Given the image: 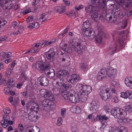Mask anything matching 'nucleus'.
Instances as JSON below:
<instances>
[{"label":"nucleus","mask_w":132,"mask_h":132,"mask_svg":"<svg viewBox=\"0 0 132 132\" xmlns=\"http://www.w3.org/2000/svg\"><path fill=\"white\" fill-rule=\"evenodd\" d=\"M80 76L77 74L72 75L71 76H68L67 79V82H65V80L63 81V83L61 84V86H63L65 89H69L72 87V85L70 83H71L73 85L76 84L78 81L81 80Z\"/></svg>","instance_id":"f257e3e1"},{"label":"nucleus","mask_w":132,"mask_h":132,"mask_svg":"<svg viewBox=\"0 0 132 132\" xmlns=\"http://www.w3.org/2000/svg\"><path fill=\"white\" fill-rule=\"evenodd\" d=\"M123 44V41L121 38L117 39L116 44L114 45H111L109 47V51L110 54L112 55L122 49Z\"/></svg>","instance_id":"f03ea898"},{"label":"nucleus","mask_w":132,"mask_h":132,"mask_svg":"<svg viewBox=\"0 0 132 132\" xmlns=\"http://www.w3.org/2000/svg\"><path fill=\"white\" fill-rule=\"evenodd\" d=\"M111 114L117 119H121L126 116L127 114L126 111L125 110L119 108H115L111 111Z\"/></svg>","instance_id":"7ed1b4c3"},{"label":"nucleus","mask_w":132,"mask_h":132,"mask_svg":"<svg viewBox=\"0 0 132 132\" xmlns=\"http://www.w3.org/2000/svg\"><path fill=\"white\" fill-rule=\"evenodd\" d=\"M16 5L13 4L11 1L2 0L0 1V6L4 10H10L14 9Z\"/></svg>","instance_id":"20e7f679"},{"label":"nucleus","mask_w":132,"mask_h":132,"mask_svg":"<svg viewBox=\"0 0 132 132\" xmlns=\"http://www.w3.org/2000/svg\"><path fill=\"white\" fill-rule=\"evenodd\" d=\"M104 13L106 14L105 18L107 21L109 23L115 22L117 20V17L116 16L112 10L107 9L104 11Z\"/></svg>","instance_id":"39448f33"},{"label":"nucleus","mask_w":132,"mask_h":132,"mask_svg":"<svg viewBox=\"0 0 132 132\" xmlns=\"http://www.w3.org/2000/svg\"><path fill=\"white\" fill-rule=\"evenodd\" d=\"M110 89V88L106 89L104 87L101 88L100 94L102 100L106 101L111 97L110 93H109Z\"/></svg>","instance_id":"423d86ee"},{"label":"nucleus","mask_w":132,"mask_h":132,"mask_svg":"<svg viewBox=\"0 0 132 132\" xmlns=\"http://www.w3.org/2000/svg\"><path fill=\"white\" fill-rule=\"evenodd\" d=\"M37 64L39 69L42 71L48 70L50 68V64L49 62L43 61H38Z\"/></svg>","instance_id":"0eeeda50"},{"label":"nucleus","mask_w":132,"mask_h":132,"mask_svg":"<svg viewBox=\"0 0 132 132\" xmlns=\"http://www.w3.org/2000/svg\"><path fill=\"white\" fill-rule=\"evenodd\" d=\"M106 74L109 78L111 80H114L116 78L117 76V70L110 67L108 69Z\"/></svg>","instance_id":"6e6552de"},{"label":"nucleus","mask_w":132,"mask_h":132,"mask_svg":"<svg viewBox=\"0 0 132 132\" xmlns=\"http://www.w3.org/2000/svg\"><path fill=\"white\" fill-rule=\"evenodd\" d=\"M69 74L68 71L66 70H61L58 71L57 73V76L60 80V82L63 83V81L65 80V77Z\"/></svg>","instance_id":"1a4fd4ad"},{"label":"nucleus","mask_w":132,"mask_h":132,"mask_svg":"<svg viewBox=\"0 0 132 132\" xmlns=\"http://www.w3.org/2000/svg\"><path fill=\"white\" fill-rule=\"evenodd\" d=\"M91 27V22L90 20H87L83 23L82 25V34L84 33L85 31L88 30H90V29H92Z\"/></svg>","instance_id":"9d476101"},{"label":"nucleus","mask_w":132,"mask_h":132,"mask_svg":"<svg viewBox=\"0 0 132 132\" xmlns=\"http://www.w3.org/2000/svg\"><path fill=\"white\" fill-rule=\"evenodd\" d=\"M37 81L38 84L43 86H46L49 84V80L45 77H40L38 78Z\"/></svg>","instance_id":"9b49d317"},{"label":"nucleus","mask_w":132,"mask_h":132,"mask_svg":"<svg viewBox=\"0 0 132 132\" xmlns=\"http://www.w3.org/2000/svg\"><path fill=\"white\" fill-rule=\"evenodd\" d=\"M52 101L48 99L44 100L42 103V105L44 107L43 109L47 111L50 109L52 104Z\"/></svg>","instance_id":"f8f14e48"},{"label":"nucleus","mask_w":132,"mask_h":132,"mask_svg":"<svg viewBox=\"0 0 132 132\" xmlns=\"http://www.w3.org/2000/svg\"><path fill=\"white\" fill-rule=\"evenodd\" d=\"M82 40L79 39H73L71 40L70 43V45L72 46L75 49L79 46L82 45Z\"/></svg>","instance_id":"ddd939ff"},{"label":"nucleus","mask_w":132,"mask_h":132,"mask_svg":"<svg viewBox=\"0 0 132 132\" xmlns=\"http://www.w3.org/2000/svg\"><path fill=\"white\" fill-rule=\"evenodd\" d=\"M113 13V14H114L116 16H117V18H122L124 16V13L122 11L120 10L119 8H116L112 10Z\"/></svg>","instance_id":"4468645a"},{"label":"nucleus","mask_w":132,"mask_h":132,"mask_svg":"<svg viewBox=\"0 0 132 132\" xmlns=\"http://www.w3.org/2000/svg\"><path fill=\"white\" fill-rule=\"evenodd\" d=\"M82 34L86 36L88 39L90 40L93 39L95 36V32L93 30V29L86 31Z\"/></svg>","instance_id":"2eb2a0df"},{"label":"nucleus","mask_w":132,"mask_h":132,"mask_svg":"<svg viewBox=\"0 0 132 132\" xmlns=\"http://www.w3.org/2000/svg\"><path fill=\"white\" fill-rule=\"evenodd\" d=\"M46 57L49 61L51 62L54 60V57L55 53L53 48H51L46 53Z\"/></svg>","instance_id":"dca6fc26"},{"label":"nucleus","mask_w":132,"mask_h":132,"mask_svg":"<svg viewBox=\"0 0 132 132\" xmlns=\"http://www.w3.org/2000/svg\"><path fill=\"white\" fill-rule=\"evenodd\" d=\"M85 11L86 12L90 14L96 13L97 12L96 8L91 5L87 6L85 7Z\"/></svg>","instance_id":"f3484780"},{"label":"nucleus","mask_w":132,"mask_h":132,"mask_svg":"<svg viewBox=\"0 0 132 132\" xmlns=\"http://www.w3.org/2000/svg\"><path fill=\"white\" fill-rule=\"evenodd\" d=\"M4 120H2L1 121V123L2 125L4 128H5L8 126L7 121L10 119L9 116L7 114L4 115L3 116Z\"/></svg>","instance_id":"a211bd4d"},{"label":"nucleus","mask_w":132,"mask_h":132,"mask_svg":"<svg viewBox=\"0 0 132 132\" xmlns=\"http://www.w3.org/2000/svg\"><path fill=\"white\" fill-rule=\"evenodd\" d=\"M121 97L124 98L130 99L132 98V92L130 91L127 90L125 92H121Z\"/></svg>","instance_id":"6ab92c4d"},{"label":"nucleus","mask_w":132,"mask_h":132,"mask_svg":"<svg viewBox=\"0 0 132 132\" xmlns=\"http://www.w3.org/2000/svg\"><path fill=\"white\" fill-rule=\"evenodd\" d=\"M78 97V94L75 93L72 96H69L68 99H69L71 102L76 103L79 102V100Z\"/></svg>","instance_id":"aec40b11"},{"label":"nucleus","mask_w":132,"mask_h":132,"mask_svg":"<svg viewBox=\"0 0 132 132\" xmlns=\"http://www.w3.org/2000/svg\"><path fill=\"white\" fill-rule=\"evenodd\" d=\"M98 102L96 101H93L90 103V110L95 111L97 110L99 107Z\"/></svg>","instance_id":"412c9836"},{"label":"nucleus","mask_w":132,"mask_h":132,"mask_svg":"<svg viewBox=\"0 0 132 132\" xmlns=\"http://www.w3.org/2000/svg\"><path fill=\"white\" fill-rule=\"evenodd\" d=\"M96 3V4L98 3V4L100 6L101 9H103V11L104 12V11L106 10L107 9H106V0H99Z\"/></svg>","instance_id":"4be33fe9"},{"label":"nucleus","mask_w":132,"mask_h":132,"mask_svg":"<svg viewBox=\"0 0 132 132\" xmlns=\"http://www.w3.org/2000/svg\"><path fill=\"white\" fill-rule=\"evenodd\" d=\"M88 95L86 94L84 92H82L80 95L78 94V98H79V102H85L86 101Z\"/></svg>","instance_id":"5701e85b"},{"label":"nucleus","mask_w":132,"mask_h":132,"mask_svg":"<svg viewBox=\"0 0 132 132\" xmlns=\"http://www.w3.org/2000/svg\"><path fill=\"white\" fill-rule=\"evenodd\" d=\"M99 32L95 38V40L96 42L98 43H101L102 41V36L103 32L100 30Z\"/></svg>","instance_id":"b1692460"},{"label":"nucleus","mask_w":132,"mask_h":132,"mask_svg":"<svg viewBox=\"0 0 132 132\" xmlns=\"http://www.w3.org/2000/svg\"><path fill=\"white\" fill-rule=\"evenodd\" d=\"M125 83L126 85L129 87L130 88H132V78L128 77L126 78L125 81Z\"/></svg>","instance_id":"393cba45"},{"label":"nucleus","mask_w":132,"mask_h":132,"mask_svg":"<svg viewBox=\"0 0 132 132\" xmlns=\"http://www.w3.org/2000/svg\"><path fill=\"white\" fill-rule=\"evenodd\" d=\"M44 97L46 99L50 100L51 101H53L54 99V97L51 92L47 90Z\"/></svg>","instance_id":"a878e982"},{"label":"nucleus","mask_w":132,"mask_h":132,"mask_svg":"<svg viewBox=\"0 0 132 132\" xmlns=\"http://www.w3.org/2000/svg\"><path fill=\"white\" fill-rule=\"evenodd\" d=\"M83 91L82 92L88 95L91 92L92 89L91 86H90L84 85L83 87Z\"/></svg>","instance_id":"bb28decb"},{"label":"nucleus","mask_w":132,"mask_h":132,"mask_svg":"<svg viewBox=\"0 0 132 132\" xmlns=\"http://www.w3.org/2000/svg\"><path fill=\"white\" fill-rule=\"evenodd\" d=\"M66 94H65L63 96L64 98L66 100H68L69 96H72L74 95L76 93H75V91L73 89L70 90L68 92V94L66 93Z\"/></svg>","instance_id":"cd10ccee"},{"label":"nucleus","mask_w":132,"mask_h":132,"mask_svg":"<svg viewBox=\"0 0 132 132\" xmlns=\"http://www.w3.org/2000/svg\"><path fill=\"white\" fill-rule=\"evenodd\" d=\"M33 113L34 112L32 111L30 112L29 113H27L29 119L32 121H35L36 119V116L33 114Z\"/></svg>","instance_id":"c85d7f7f"},{"label":"nucleus","mask_w":132,"mask_h":132,"mask_svg":"<svg viewBox=\"0 0 132 132\" xmlns=\"http://www.w3.org/2000/svg\"><path fill=\"white\" fill-rule=\"evenodd\" d=\"M91 17L95 21H97L102 17V15L100 14L93 13L92 14Z\"/></svg>","instance_id":"c756f323"},{"label":"nucleus","mask_w":132,"mask_h":132,"mask_svg":"<svg viewBox=\"0 0 132 132\" xmlns=\"http://www.w3.org/2000/svg\"><path fill=\"white\" fill-rule=\"evenodd\" d=\"M12 53L10 52L8 53L5 52H2L0 54L1 56H3L4 58H9L11 56Z\"/></svg>","instance_id":"7c9ffc66"},{"label":"nucleus","mask_w":132,"mask_h":132,"mask_svg":"<svg viewBox=\"0 0 132 132\" xmlns=\"http://www.w3.org/2000/svg\"><path fill=\"white\" fill-rule=\"evenodd\" d=\"M81 45L74 49L75 51L79 54H81L83 53V46Z\"/></svg>","instance_id":"2f4dec72"},{"label":"nucleus","mask_w":132,"mask_h":132,"mask_svg":"<svg viewBox=\"0 0 132 132\" xmlns=\"http://www.w3.org/2000/svg\"><path fill=\"white\" fill-rule=\"evenodd\" d=\"M112 82L111 83V85L116 88L120 87V84L118 83L117 80L115 79L112 80Z\"/></svg>","instance_id":"473e14b6"},{"label":"nucleus","mask_w":132,"mask_h":132,"mask_svg":"<svg viewBox=\"0 0 132 132\" xmlns=\"http://www.w3.org/2000/svg\"><path fill=\"white\" fill-rule=\"evenodd\" d=\"M47 74L48 77L50 79L52 78L55 76V71L54 69H52L51 71L47 72Z\"/></svg>","instance_id":"72a5a7b5"},{"label":"nucleus","mask_w":132,"mask_h":132,"mask_svg":"<svg viewBox=\"0 0 132 132\" xmlns=\"http://www.w3.org/2000/svg\"><path fill=\"white\" fill-rule=\"evenodd\" d=\"M14 81L12 78L9 79L7 81V85L9 87L12 88L14 87V85L13 84Z\"/></svg>","instance_id":"f704fd0d"},{"label":"nucleus","mask_w":132,"mask_h":132,"mask_svg":"<svg viewBox=\"0 0 132 132\" xmlns=\"http://www.w3.org/2000/svg\"><path fill=\"white\" fill-rule=\"evenodd\" d=\"M52 83L54 86L56 87V89L57 90L59 89V87L60 86H61V84L60 82V80L56 81H55V80L53 81L52 82Z\"/></svg>","instance_id":"c9c22d12"},{"label":"nucleus","mask_w":132,"mask_h":132,"mask_svg":"<svg viewBox=\"0 0 132 132\" xmlns=\"http://www.w3.org/2000/svg\"><path fill=\"white\" fill-rule=\"evenodd\" d=\"M84 85L81 84H78L76 87V88L77 91L80 92L82 90V92L83 91V87Z\"/></svg>","instance_id":"e433bc0d"},{"label":"nucleus","mask_w":132,"mask_h":132,"mask_svg":"<svg viewBox=\"0 0 132 132\" xmlns=\"http://www.w3.org/2000/svg\"><path fill=\"white\" fill-rule=\"evenodd\" d=\"M115 132H127V130L124 126H122L115 130Z\"/></svg>","instance_id":"4c0bfd02"},{"label":"nucleus","mask_w":132,"mask_h":132,"mask_svg":"<svg viewBox=\"0 0 132 132\" xmlns=\"http://www.w3.org/2000/svg\"><path fill=\"white\" fill-rule=\"evenodd\" d=\"M20 78L21 80L24 79V80L28 81L29 80L28 78L27 75L23 72H22L21 73V76L20 77Z\"/></svg>","instance_id":"58836bf2"},{"label":"nucleus","mask_w":132,"mask_h":132,"mask_svg":"<svg viewBox=\"0 0 132 132\" xmlns=\"http://www.w3.org/2000/svg\"><path fill=\"white\" fill-rule=\"evenodd\" d=\"M80 65L81 69L83 71H86L88 69L87 65L86 63H81Z\"/></svg>","instance_id":"ea45409f"},{"label":"nucleus","mask_w":132,"mask_h":132,"mask_svg":"<svg viewBox=\"0 0 132 132\" xmlns=\"http://www.w3.org/2000/svg\"><path fill=\"white\" fill-rule=\"evenodd\" d=\"M106 75L101 74L100 72H98L97 74V78L99 80H103V79L105 78Z\"/></svg>","instance_id":"a19ab883"},{"label":"nucleus","mask_w":132,"mask_h":132,"mask_svg":"<svg viewBox=\"0 0 132 132\" xmlns=\"http://www.w3.org/2000/svg\"><path fill=\"white\" fill-rule=\"evenodd\" d=\"M98 118L99 119V120L101 122H103V120H106L108 119V118L105 115L99 116V117H98Z\"/></svg>","instance_id":"79ce46f5"},{"label":"nucleus","mask_w":132,"mask_h":132,"mask_svg":"<svg viewBox=\"0 0 132 132\" xmlns=\"http://www.w3.org/2000/svg\"><path fill=\"white\" fill-rule=\"evenodd\" d=\"M76 126V125L74 123H73L71 125V130L72 132H79Z\"/></svg>","instance_id":"37998d69"},{"label":"nucleus","mask_w":132,"mask_h":132,"mask_svg":"<svg viewBox=\"0 0 132 132\" xmlns=\"http://www.w3.org/2000/svg\"><path fill=\"white\" fill-rule=\"evenodd\" d=\"M125 6L127 8H131L132 6V1L130 0L127 1L125 4Z\"/></svg>","instance_id":"c03bdc74"},{"label":"nucleus","mask_w":132,"mask_h":132,"mask_svg":"<svg viewBox=\"0 0 132 132\" xmlns=\"http://www.w3.org/2000/svg\"><path fill=\"white\" fill-rule=\"evenodd\" d=\"M47 90L45 89H41L39 91L40 94L42 96L44 97L47 92Z\"/></svg>","instance_id":"a18cd8bd"},{"label":"nucleus","mask_w":132,"mask_h":132,"mask_svg":"<svg viewBox=\"0 0 132 132\" xmlns=\"http://www.w3.org/2000/svg\"><path fill=\"white\" fill-rule=\"evenodd\" d=\"M126 109L129 112H132V103L127 106L126 108Z\"/></svg>","instance_id":"49530a36"},{"label":"nucleus","mask_w":132,"mask_h":132,"mask_svg":"<svg viewBox=\"0 0 132 132\" xmlns=\"http://www.w3.org/2000/svg\"><path fill=\"white\" fill-rule=\"evenodd\" d=\"M66 109L65 108H62L61 110V115L63 117H64L65 116Z\"/></svg>","instance_id":"de8ad7c7"},{"label":"nucleus","mask_w":132,"mask_h":132,"mask_svg":"<svg viewBox=\"0 0 132 132\" xmlns=\"http://www.w3.org/2000/svg\"><path fill=\"white\" fill-rule=\"evenodd\" d=\"M39 45H41V46L43 47L47 45V42H46L44 40H42L40 41L39 42Z\"/></svg>","instance_id":"09e8293b"},{"label":"nucleus","mask_w":132,"mask_h":132,"mask_svg":"<svg viewBox=\"0 0 132 132\" xmlns=\"http://www.w3.org/2000/svg\"><path fill=\"white\" fill-rule=\"evenodd\" d=\"M7 39V37L6 36H0V43H1L3 41H6Z\"/></svg>","instance_id":"8fccbe9b"},{"label":"nucleus","mask_w":132,"mask_h":132,"mask_svg":"<svg viewBox=\"0 0 132 132\" xmlns=\"http://www.w3.org/2000/svg\"><path fill=\"white\" fill-rule=\"evenodd\" d=\"M102 125L100 128V130L101 131L104 128L107 126V124L106 122H102Z\"/></svg>","instance_id":"3c124183"},{"label":"nucleus","mask_w":132,"mask_h":132,"mask_svg":"<svg viewBox=\"0 0 132 132\" xmlns=\"http://www.w3.org/2000/svg\"><path fill=\"white\" fill-rule=\"evenodd\" d=\"M73 10H72L70 12H66L65 14L70 17H71L73 15Z\"/></svg>","instance_id":"603ef678"},{"label":"nucleus","mask_w":132,"mask_h":132,"mask_svg":"<svg viewBox=\"0 0 132 132\" xmlns=\"http://www.w3.org/2000/svg\"><path fill=\"white\" fill-rule=\"evenodd\" d=\"M62 118L61 117H59L57 120V124L59 126H60L62 124Z\"/></svg>","instance_id":"864d4df0"},{"label":"nucleus","mask_w":132,"mask_h":132,"mask_svg":"<svg viewBox=\"0 0 132 132\" xmlns=\"http://www.w3.org/2000/svg\"><path fill=\"white\" fill-rule=\"evenodd\" d=\"M31 24H32V25L34 26V28L36 29L38 28L39 27V23L37 22H34L33 23H31Z\"/></svg>","instance_id":"5fc2aeb1"},{"label":"nucleus","mask_w":132,"mask_h":132,"mask_svg":"<svg viewBox=\"0 0 132 132\" xmlns=\"http://www.w3.org/2000/svg\"><path fill=\"white\" fill-rule=\"evenodd\" d=\"M56 40V39L54 38L51 39L50 41L48 42H47V45L52 44L55 42Z\"/></svg>","instance_id":"6e6d98bb"},{"label":"nucleus","mask_w":132,"mask_h":132,"mask_svg":"<svg viewBox=\"0 0 132 132\" xmlns=\"http://www.w3.org/2000/svg\"><path fill=\"white\" fill-rule=\"evenodd\" d=\"M39 129H37L34 130V129L31 128V129L29 130L28 131H26L25 132H39Z\"/></svg>","instance_id":"4d7b16f0"},{"label":"nucleus","mask_w":132,"mask_h":132,"mask_svg":"<svg viewBox=\"0 0 132 132\" xmlns=\"http://www.w3.org/2000/svg\"><path fill=\"white\" fill-rule=\"evenodd\" d=\"M3 112L5 113H6L7 114H9L11 112V111L10 109L9 108H7V109H4L3 110Z\"/></svg>","instance_id":"13d9d810"},{"label":"nucleus","mask_w":132,"mask_h":132,"mask_svg":"<svg viewBox=\"0 0 132 132\" xmlns=\"http://www.w3.org/2000/svg\"><path fill=\"white\" fill-rule=\"evenodd\" d=\"M55 9L56 10V12H59L60 14L62 13V8L60 6L56 7Z\"/></svg>","instance_id":"bf43d9fd"},{"label":"nucleus","mask_w":132,"mask_h":132,"mask_svg":"<svg viewBox=\"0 0 132 132\" xmlns=\"http://www.w3.org/2000/svg\"><path fill=\"white\" fill-rule=\"evenodd\" d=\"M6 23V21L5 20L4 21L3 19L0 20V24L2 27Z\"/></svg>","instance_id":"052dcab7"},{"label":"nucleus","mask_w":132,"mask_h":132,"mask_svg":"<svg viewBox=\"0 0 132 132\" xmlns=\"http://www.w3.org/2000/svg\"><path fill=\"white\" fill-rule=\"evenodd\" d=\"M84 7V6L82 5H79L78 7H75V9L77 11H78L80 9H82Z\"/></svg>","instance_id":"680f3d73"},{"label":"nucleus","mask_w":132,"mask_h":132,"mask_svg":"<svg viewBox=\"0 0 132 132\" xmlns=\"http://www.w3.org/2000/svg\"><path fill=\"white\" fill-rule=\"evenodd\" d=\"M33 18V16L32 15H31L29 16L27 19L26 21L27 22H29L30 21H32Z\"/></svg>","instance_id":"e2e57ef3"},{"label":"nucleus","mask_w":132,"mask_h":132,"mask_svg":"<svg viewBox=\"0 0 132 132\" xmlns=\"http://www.w3.org/2000/svg\"><path fill=\"white\" fill-rule=\"evenodd\" d=\"M31 12V10L29 9H27L26 10H24L23 12V14L25 15L26 14L28 13Z\"/></svg>","instance_id":"0e129e2a"},{"label":"nucleus","mask_w":132,"mask_h":132,"mask_svg":"<svg viewBox=\"0 0 132 132\" xmlns=\"http://www.w3.org/2000/svg\"><path fill=\"white\" fill-rule=\"evenodd\" d=\"M107 71L106 69H104L101 70L99 72H100V73H101V74L106 75L105 74L106 73Z\"/></svg>","instance_id":"69168bd1"},{"label":"nucleus","mask_w":132,"mask_h":132,"mask_svg":"<svg viewBox=\"0 0 132 132\" xmlns=\"http://www.w3.org/2000/svg\"><path fill=\"white\" fill-rule=\"evenodd\" d=\"M18 128L19 130H23L24 129L23 126L22 124L21 123L18 125Z\"/></svg>","instance_id":"338daca9"},{"label":"nucleus","mask_w":132,"mask_h":132,"mask_svg":"<svg viewBox=\"0 0 132 132\" xmlns=\"http://www.w3.org/2000/svg\"><path fill=\"white\" fill-rule=\"evenodd\" d=\"M65 51L67 52L68 53H71L72 52V48L71 47H67Z\"/></svg>","instance_id":"774afa93"}]
</instances>
